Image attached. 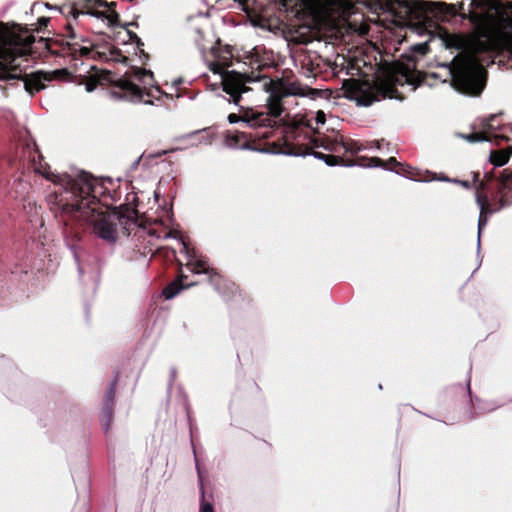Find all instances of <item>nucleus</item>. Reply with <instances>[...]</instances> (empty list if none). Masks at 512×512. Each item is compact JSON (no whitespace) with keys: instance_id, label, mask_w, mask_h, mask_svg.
Wrapping results in <instances>:
<instances>
[{"instance_id":"21","label":"nucleus","mask_w":512,"mask_h":512,"mask_svg":"<svg viewBox=\"0 0 512 512\" xmlns=\"http://www.w3.org/2000/svg\"><path fill=\"white\" fill-rule=\"evenodd\" d=\"M382 160L379 159V158H372L370 159V163L368 164L369 166H378L379 164H382Z\"/></svg>"},{"instance_id":"20","label":"nucleus","mask_w":512,"mask_h":512,"mask_svg":"<svg viewBox=\"0 0 512 512\" xmlns=\"http://www.w3.org/2000/svg\"><path fill=\"white\" fill-rule=\"evenodd\" d=\"M503 186L504 188H510L512 186V172L510 174H507L506 177L503 179Z\"/></svg>"},{"instance_id":"16","label":"nucleus","mask_w":512,"mask_h":512,"mask_svg":"<svg viewBox=\"0 0 512 512\" xmlns=\"http://www.w3.org/2000/svg\"><path fill=\"white\" fill-rule=\"evenodd\" d=\"M491 162L496 166H502L507 163L508 155L507 154H498L492 153L490 156Z\"/></svg>"},{"instance_id":"22","label":"nucleus","mask_w":512,"mask_h":512,"mask_svg":"<svg viewBox=\"0 0 512 512\" xmlns=\"http://www.w3.org/2000/svg\"><path fill=\"white\" fill-rule=\"evenodd\" d=\"M342 145H343V147H345V149L347 151H350V152H353V153H356V152L361 150L360 147L354 148V147H351V146H348V145H345V144H342Z\"/></svg>"},{"instance_id":"5","label":"nucleus","mask_w":512,"mask_h":512,"mask_svg":"<svg viewBox=\"0 0 512 512\" xmlns=\"http://www.w3.org/2000/svg\"><path fill=\"white\" fill-rule=\"evenodd\" d=\"M423 79V73L415 69L414 62L396 61L389 66L384 77L376 82L351 78L344 81L343 88L347 98L355 100L359 105L369 106L382 98L401 99L396 86L407 84L413 91Z\"/></svg>"},{"instance_id":"7","label":"nucleus","mask_w":512,"mask_h":512,"mask_svg":"<svg viewBox=\"0 0 512 512\" xmlns=\"http://www.w3.org/2000/svg\"><path fill=\"white\" fill-rule=\"evenodd\" d=\"M497 115H491L488 119L481 122V130L465 135L464 138L469 142L494 141L497 145L501 141L509 142L512 140V126H501L496 123ZM512 153V146L509 147Z\"/></svg>"},{"instance_id":"6","label":"nucleus","mask_w":512,"mask_h":512,"mask_svg":"<svg viewBox=\"0 0 512 512\" xmlns=\"http://www.w3.org/2000/svg\"><path fill=\"white\" fill-rule=\"evenodd\" d=\"M114 87L118 90L113 91V95L117 98L130 101L132 103H144L152 105L153 101L148 98H156L151 88H154L158 94H161L159 87L153 85V73L150 70L132 67L123 77L119 78Z\"/></svg>"},{"instance_id":"24","label":"nucleus","mask_w":512,"mask_h":512,"mask_svg":"<svg viewBox=\"0 0 512 512\" xmlns=\"http://www.w3.org/2000/svg\"><path fill=\"white\" fill-rule=\"evenodd\" d=\"M387 164H395V165L402 166V164L398 163L394 157L389 158V160L387 161Z\"/></svg>"},{"instance_id":"11","label":"nucleus","mask_w":512,"mask_h":512,"mask_svg":"<svg viewBox=\"0 0 512 512\" xmlns=\"http://www.w3.org/2000/svg\"><path fill=\"white\" fill-rule=\"evenodd\" d=\"M187 277L185 275H180V277L178 279H176L175 281H173L171 284H169L167 287H165V289L163 290V295L165 297V299H172L173 297H175L181 290L185 289V288H188L192 285H194V283H191V284H188V285H184L183 284V281L184 279H186Z\"/></svg>"},{"instance_id":"15","label":"nucleus","mask_w":512,"mask_h":512,"mask_svg":"<svg viewBox=\"0 0 512 512\" xmlns=\"http://www.w3.org/2000/svg\"><path fill=\"white\" fill-rule=\"evenodd\" d=\"M312 155L315 158L325 161L328 166H335V165L339 164L340 161H342V159L339 157H336L333 155H326V154H323L320 152H313Z\"/></svg>"},{"instance_id":"29","label":"nucleus","mask_w":512,"mask_h":512,"mask_svg":"<svg viewBox=\"0 0 512 512\" xmlns=\"http://www.w3.org/2000/svg\"><path fill=\"white\" fill-rule=\"evenodd\" d=\"M100 2V5H103L104 4V1L103 0H99Z\"/></svg>"},{"instance_id":"4","label":"nucleus","mask_w":512,"mask_h":512,"mask_svg":"<svg viewBox=\"0 0 512 512\" xmlns=\"http://www.w3.org/2000/svg\"><path fill=\"white\" fill-rule=\"evenodd\" d=\"M32 38L30 32L18 24L2 23V82L20 86L30 96L43 90L46 82L68 75L66 69L26 73L29 67L27 52L33 42Z\"/></svg>"},{"instance_id":"13","label":"nucleus","mask_w":512,"mask_h":512,"mask_svg":"<svg viewBox=\"0 0 512 512\" xmlns=\"http://www.w3.org/2000/svg\"><path fill=\"white\" fill-rule=\"evenodd\" d=\"M316 147H323L326 150L337 152V146L340 143L337 140H330L329 138H318L314 140Z\"/></svg>"},{"instance_id":"3","label":"nucleus","mask_w":512,"mask_h":512,"mask_svg":"<svg viewBox=\"0 0 512 512\" xmlns=\"http://www.w3.org/2000/svg\"><path fill=\"white\" fill-rule=\"evenodd\" d=\"M211 70L221 75L223 91L229 96V101L243 110L240 116L229 114L231 124L241 121L251 128H271L275 123L272 117H279L283 112L281 99L298 94L292 89L277 86L267 76L224 71L219 64H213Z\"/></svg>"},{"instance_id":"28","label":"nucleus","mask_w":512,"mask_h":512,"mask_svg":"<svg viewBox=\"0 0 512 512\" xmlns=\"http://www.w3.org/2000/svg\"><path fill=\"white\" fill-rule=\"evenodd\" d=\"M285 153L289 154V155H301L300 153L292 152V151H288V152H285Z\"/></svg>"},{"instance_id":"19","label":"nucleus","mask_w":512,"mask_h":512,"mask_svg":"<svg viewBox=\"0 0 512 512\" xmlns=\"http://www.w3.org/2000/svg\"><path fill=\"white\" fill-rule=\"evenodd\" d=\"M200 512H214L213 506L208 502H203L200 507Z\"/></svg>"},{"instance_id":"27","label":"nucleus","mask_w":512,"mask_h":512,"mask_svg":"<svg viewBox=\"0 0 512 512\" xmlns=\"http://www.w3.org/2000/svg\"><path fill=\"white\" fill-rule=\"evenodd\" d=\"M86 90H87L88 92L92 91V90H93V86H92L91 84H87V85H86Z\"/></svg>"},{"instance_id":"26","label":"nucleus","mask_w":512,"mask_h":512,"mask_svg":"<svg viewBox=\"0 0 512 512\" xmlns=\"http://www.w3.org/2000/svg\"><path fill=\"white\" fill-rule=\"evenodd\" d=\"M453 182H456V183H460L462 186L468 188L469 187V183L467 181H458V180H453Z\"/></svg>"},{"instance_id":"14","label":"nucleus","mask_w":512,"mask_h":512,"mask_svg":"<svg viewBox=\"0 0 512 512\" xmlns=\"http://www.w3.org/2000/svg\"><path fill=\"white\" fill-rule=\"evenodd\" d=\"M191 37L199 47H204V30L201 25H193L191 27Z\"/></svg>"},{"instance_id":"23","label":"nucleus","mask_w":512,"mask_h":512,"mask_svg":"<svg viewBox=\"0 0 512 512\" xmlns=\"http://www.w3.org/2000/svg\"><path fill=\"white\" fill-rule=\"evenodd\" d=\"M507 53H508V58L510 60H512V40L508 43Z\"/></svg>"},{"instance_id":"10","label":"nucleus","mask_w":512,"mask_h":512,"mask_svg":"<svg viewBox=\"0 0 512 512\" xmlns=\"http://www.w3.org/2000/svg\"><path fill=\"white\" fill-rule=\"evenodd\" d=\"M115 389H116V380H114L110 386L107 389V392L105 394V402L106 405L103 408V414L106 417V421L103 424L105 430H108L109 422L112 418V409L111 404L113 403L114 395H115Z\"/></svg>"},{"instance_id":"12","label":"nucleus","mask_w":512,"mask_h":512,"mask_svg":"<svg viewBox=\"0 0 512 512\" xmlns=\"http://www.w3.org/2000/svg\"><path fill=\"white\" fill-rule=\"evenodd\" d=\"M63 53L71 55L73 58H76L78 54L80 56L89 55L90 49L88 47L79 46L76 43L67 42L66 47L63 48Z\"/></svg>"},{"instance_id":"1","label":"nucleus","mask_w":512,"mask_h":512,"mask_svg":"<svg viewBox=\"0 0 512 512\" xmlns=\"http://www.w3.org/2000/svg\"><path fill=\"white\" fill-rule=\"evenodd\" d=\"M459 8L454 4L420 0H365L373 12H384L411 25L415 33L440 34L442 44L458 51L450 63L443 64L451 86L466 95H479L486 85V72L480 55L495 52L500 38L512 21L501 4L491 0H468Z\"/></svg>"},{"instance_id":"2","label":"nucleus","mask_w":512,"mask_h":512,"mask_svg":"<svg viewBox=\"0 0 512 512\" xmlns=\"http://www.w3.org/2000/svg\"><path fill=\"white\" fill-rule=\"evenodd\" d=\"M44 176L55 186L48 196L52 205L88 224L93 233L102 240L116 242L118 228H125L130 219L99 201L97 194L102 187L97 179L85 172L79 173L75 178L53 172H46Z\"/></svg>"},{"instance_id":"17","label":"nucleus","mask_w":512,"mask_h":512,"mask_svg":"<svg viewBox=\"0 0 512 512\" xmlns=\"http://www.w3.org/2000/svg\"><path fill=\"white\" fill-rule=\"evenodd\" d=\"M314 120H315L317 126L324 125L325 121H326V114L323 111L319 110L315 113ZM317 128L318 127H316L315 129H317Z\"/></svg>"},{"instance_id":"18","label":"nucleus","mask_w":512,"mask_h":512,"mask_svg":"<svg viewBox=\"0 0 512 512\" xmlns=\"http://www.w3.org/2000/svg\"><path fill=\"white\" fill-rule=\"evenodd\" d=\"M414 49L418 51L420 54H425L428 49L427 41L421 44H417L414 46Z\"/></svg>"},{"instance_id":"8","label":"nucleus","mask_w":512,"mask_h":512,"mask_svg":"<svg viewBox=\"0 0 512 512\" xmlns=\"http://www.w3.org/2000/svg\"><path fill=\"white\" fill-rule=\"evenodd\" d=\"M182 245L188 255L187 267L190 271L195 274H207L208 281L217 287L220 281V275L215 272L214 269L208 267L207 261L203 257L198 258L194 251L190 252L188 245L183 240Z\"/></svg>"},{"instance_id":"9","label":"nucleus","mask_w":512,"mask_h":512,"mask_svg":"<svg viewBox=\"0 0 512 512\" xmlns=\"http://www.w3.org/2000/svg\"><path fill=\"white\" fill-rule=\"evenodd\" d=\"M477 204L480 208V215L478 220V248L480 247V235L482 229L486 226L488 221V214H492L493 212H496L506 206H508L510 203L507 202L504 197H501L499 200V205L496 208H492L491 205L488 202V199L486 196H482L481 194H477L476 196Z\"/></svg>"},{"instance_id":"25","label":"nucleus","mask_w":512,"mask_h":512,"mask_svg":"<svg viewBox=\"0 0 512 512\" xmlns=\"http://www.w3.org/2000/svg\"><path fill=\"white\" fill-rule=\"evenodd\" d=\"M436 179L439 180V181H444V182H452L453 181L450 178H448L447 176H440V177H438Z\"/></svg>"}]
</instances>
